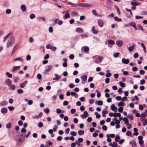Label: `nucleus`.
Listing matches in <instances>:
<instances>
[{
	"mask_svg": "<svg viewBox=\"0 0 147 147\" xmlns=\"http://www.w3.org/2000/svg\"><path fill=\"white\" fill-rule=\"evenodd\" d=\"M89 50V48L87 46H85L84 49V52H86Z\"/></svg>",
	"mask_w": 147,
	"mask_h": 147,
	"instance_id": "obj_34",
	"label": "nucleus"
},
{
	"mask_svg": "<svg viewBox=\"0 0 147 147\" xmlns=\"http://www.w3.org/2000/svg\"><path fill=\"white\" fill-rule=\"evenodd\" d=\"M108 42L110 45H113L115 43L114 41L112 40H108Z\"/></svg>",
	"mask_w": 147,
	"mask_h": 147,
	"instance_id": "obj_24",
	"label": "nucleus"
},
{
	"mask_svg": "<svg viewBox=\"0 0 147 147\" xmlns=\"http://www.w3.org/2000/svg\"><path fill=\"white\" fill-rule=\"evenodd\" d=\"M81 116L82 118L84 119V118H86L89 116V114L86 111L84 112V114L82 115Z\"/></svg>",
	"mask_w": 147,
	"mask_h": 147,
	"instance_id": "obj_4",
	"label": "nucleus"
},
{
	"mask_svg": "<svg viewBox=\"0 0 147 147\" xmlns=\"http://www.w3.org/2000/svg\"><path fill=\"white\" fill-rule=\"evenodd\" d=\"M116 99L117 100H121V96H118L116 97Z\"/></svg>",
	"mask_w": 147,
	"mask_h": 147,
	"instance_id": "obj_62",
	"label": "nucleus"
},
{
	"mask_svg": "<svg viewBox=\"0 0 147 147\" xmlns=\"http://www.w3.org/2000/svg\"><path fill=\"white\" fill-rule=\"evenodd\" d=\"M131 134V132L130 131H128L126 132V135L127 136H129Z\"/></svg>",
	"mask_w": 147,
	"mask_h": 147,
	"instance_id": "obj_53",
	"label": "nucleus"
},
{
	"mask_svg": "<svg viewBox=\"0 0 147 147\" xmlns=\"http://www.w3.org/2000/svg\"><path fill=\"white\" fill-rule=\"evenodd\" d=\"M116 9L119 15H120L121 13L119 8L116 6Z\"/></svg>",
	"mask_w": 147,
	"mask_h": 147,
	"instance_id": "obj_50",
	"label": "nucleus"
},
{
	"mask_svg": "<svg viewBox=\"0 0 147 147\" xmlns=\"http://www.w3.org/2000/svg\"><path fill=\"white\" fill-rule=\"evenodd\" d=\"M138 129L137 128H135L134 129V131L135 132L133 134L134 135L137 136L138 134V133L137 132Z\"/></svg>",
	"mask_w": 147,
	"mask_h": 147,
	"instance_id": "obj_17",
	"label": "nucleus"
},
{
	"mask_svg": "<svg viewBox=\"0 0 147 147\" xmlns=\"http://www.w3.org/2000/svg\"><path fill=\"white\" fill-rule=\"evenodd\" d=\"M84 133V130H79L78 132V134L80 135H82Z\"/></svg>",
	"mask_w": 147,
	"mask_h": 147,
	"instance_id": "obj_28",
	"label": "nucleus"
},
{
	"mask_svg": "<svg viewBox=\"0 0 147 147\" xmlns=\"http://www.w3.org/2000/svg\"><path fill=\"white\" fill-rule=\"evenodd\" d=\"M73 121L75 123H77L78 122V120L76 118H75L74 119Z\"/></svg>",
	"mask_w": 147,
	"mask_h": 147,
	"instance_id": "obj_55",
	"label": "nucleus"
},
{
	"mask_svg": "<svg viewBox=\"0 0 147 147\" xmlns=\"http://www.w3.org/2000/svg\"><path fill=\"white\" fill-rule=\"evenodd\" d=\"M26 60L27 61L30 60L31 59V56L30 55H28L26 57Z\"/></svg>",
	"mask_w": 147,
	"mask_h": 147,
	"instance_id": "obj_59",
	"label": "nucleus"
},
{
	"mask_svg": "<svg viewBox=\"0 0 147 147\" xmlns=\"http://www.w3.org/2000/svg\"><path fill=\"white\" fill-rule=\"evenodd\" d=\"M76 5L77 6H78L79 7H88L89 6H91L92 5H89L87 3H81L80 4H76Z\"/></svg>",
	"mask_w": 147,
	"mask_h": 147,
	"instance_id": "obj_2",
	"label": "nucleus"
},
{
	"mask_svg": "<svg viewBox=\"0 0 147 147\" xmlns=\"http://www.w3.org/2000/svg\"><path fill=\"white\" fill-rule=\"evenodd\" d=\"M123 110V108L122 107H120L118 108V111L120 113H122Z\"/></svg>",
	"mask_w": 147,
	"mask_h": 147,
	"instance_id": "obj_41",
	"label": "nucleus"
},
{
	"mask_svg": "<svg viewBox=\"0 0 147 147\" xmlns=\"http://www.w3.org/2000/svg\"><path fill=\"white\" fill-rule=\"evenodd\" d=\"M53 66L51 65L47 66L46 67L45 71L47 72L50 71L52 68Z\"/></svg>",
	"mask_w": 147,
	"mask_h": 147,
	"instance_id": "obj_8",
	"label": "nucleus"
},
{
	"mask_svg": "<svg viewBox=\"0 0 147 147\" xmlns=\"http://www.w3.org/2000/svg\"><path fill=\"white\" fill-rule=\"evenodd\" d=\"M20 61L22 62L23 61V59L21 57H18L13 59V61Z\"/></svg>",
	"mask_w": 147,
	"mask_h": 147,
	"instance_id": "obj_26",
	"label": "nucleus"
},
{
	"mask_svg": "<svg viewBox=\"0 0 147 147\" xmlns=\"http://www.w3.org/2000/svg\"><path fill=\"white\" fill-rule=\"evenodd\" d=\"M14 42V37L11 36L8 40L7 43L6 47L7 48L12 46Z\"/></svg>",
	"mask_w": 147,
	"mask_h": 147,
	"instance_id": "obj_1",
	"label": "nucleus"
},
{
	"mask_svg": "<svg viewBox=\"0 0 147 147\" xmlns=\"http://www.w3.org/2000/svg\"><path fill=\"white\" fill-rule=\"evenodd\" d=\"M7 102L5 100L3 101L0 103V105L2 106L7 105Z\"/></svg>",
	"mask_w": 147,
	"mask_h": 147,
	"instance_id": "obj_13",
	"label": "nucleus"
},
{
	"mask_svg": "<svg viewBox=\"0 0 147 147\" xmlns=\"http://www.w3.org/2000/svg\"><path fill=\"white\" fill-rule=\"evenodd\" d=\"M70 16V15L69 14L67 13L65 15V16H63V18L64 19H67V18H69Z\"/></svg>",
	"mask_w": 147,
	"mask_h": 147,
	"instance_id": "obj_32",
	"label": "nucleus"
},
{
	"mask_svg": "<svg viewBox=\"0 0 147 147\" xmlns=\"http://www.w3.org/2000/svg\"><path fill=\"white\" fill-rule=\"evenodd\" d=\"M118 106L119 107L121 106L123 107L124 106V104L123 102H120L118 103Z\"/></svg>",
	"mask_w": 147,
	"mask_h": 147,
	"instance_id": "obj_40",
	"label": "nucleus"
},
{
	"mask_svg": "<svg viewBox=\"0 0 147 147\" xmlns=\"http://www.w3.org/2000/svg\"><path fill=\"white\" fill-rule=\"evenodd\" d=\"M43 125V124L42 122H39L38 124V127L40 128L42 127Z\"/></svg>",
	"mask_w": 147,
	"mask_h": 147,
	"instance_id": "obj_58",
	"label": "nucleus"
},
{
	"mask_svg": "<svg viewBox=\"0 0 147 147\" xmlns=\"http://www.w3.org/2000/svg\"><path fill=\"white\" fill-rule=\"evenodd\" d=\"M11 34V33H9L5 37H4L3 38V41L4 42H5L6 40V39Z\"/></svg>",
	"mask_w": 147,
	"mask_h": 147,
	"instance_id": "obj_30",
	"label": "nucleus"
},
{
	"mask_svg": "<svg viewBox=\"0 0 147 147\" xmlns=\"http://www.w3.org/2000/svg\"><path fill=\"white\" fill-rule=\"evenodd\" d=\"M98 24L100 27H102L103 26V22L102 20L100 19H98Z\"/></svg>",
	"mask_w": 147,
	"mask_h": 147,
	"instance_id": "obj_5",
	"label": "nucleus"
},
{
	"mask_svg": "<svg viewBox=\"0 0 147 147\" xmlns=\"http://www.w3.org/2000/svg\"><path fill=\"white\" fill-rule=\"evenodd\" d=\"M11 12V11L9 9H8L6 11V13L9 14Z\"/></svg>",
	"mask_w": 147,
	"mask_h": 147,
	"instance_id": "obj_56",
	"label": "nucleus"
},
{
	"mask_svg": "<svg viewBox=\"0 0 147 147\" xmlns=\"http://www.w3.org/2000/svg\"><path fill=\"white\" fill-rule=\"evenodd\" d=\"M20 66H14L13 67V68L11 70L12 72V73L15 72L16 71L19 69H20Z\"/></svg>",
	"mask_w": 147,
	"mask_h": 147,
	"instance_id": "obj_3",
	"label": "nucleus"
},
{
	"mask_svg": "<svg viewBox=\"0 0 147 147\" xmlns=\"http://www.w3.org/2000/svg\"><path fill=\"white\" fill-rule=\"evenodd\" d=\"M92 32L94 34H97L98 33V32L95 29V27L94 26H93L92 29Z\"/></svg>",
	"mask_w": 147,
	"mask_h": 147,
	"instance_id": "obj_19",
	"label": "nucleus"
},
{
	"mask_svg": "<svg viewBox=\"0 0 147 147\" xmlns=\"http://www.w3.org/2000/svg\"><path fill=\"white\" fill-rule=\"evenodd\" d=\"M122 61L123 63L124 64H127L129 62V60L128 59H125L123 58L122 59Z\"/></svg>",
	"mask_w": 147,
	"mask_h": 147,
	"instance_id": "obj_10",
	"label": "nucleus"
},
{
	"mask_svg": "<svg viewBox=\"0 0 147 147\" xmlns=\"http://www.w3.org/2000/svg\"><path fill=\"white\" fill-rule=\"evenodd\" d=\"M44 111L45 113H49L50 110L48 108H47L44 109Z\"/></svg>",
	"mask_w": 147,
	"mask_h": 147,
	"instance_id": "obj_43",
	"label": "nucleus"
},
{
	"mask_svg": "<svg viewBox=\"0 0 147 147\" xmlns=\"http://www.w3.org/2000/svg\"><path fill=\"white\" fill-rule=\"evenodd\" d=\"M98 56H95L93 57L94 61L97 63H99V61H98Z\"/></svg>",
	"mask_w": 147,
	"mask_h": 147,
	"instance_id": "obj_20",
	"label": "nucleus"
},
{
	"mask_svg": "<svg viewBox=\"0 0 147 147\" xmlns=\"http://www.w3.org/2000/svg\"><path fill=\"white\" fill-rule=\"evenodd\" d=\"M103 58L102 57H98V61H99V62H101L102 59H103Z\"/></svg>",
	"mask_w": 147,
	"mask_h": 147,
	"instance_id": "obj_46",
	"label": "nucleus"
},
{
	"mask_svg": "<svg viewBox=\"0 0 147 147\" xmlns=\"http://www.w3.org/2000/svg\"><path fill=\"white\" fill-rule=\"evenodd\" d=\"M131 5L134 6H136L138 5L139 4H140V3H137L136 1H131Z\"/></svg>",
	"mask_w": 147,
	"mask_h": 147,
	"instance_id": "obj_15",
	"label": "nucleus"
},
{
	"mask_svg": "<svg viewBox=\"0 0 147 147\" xmlns=\"http://www.w3.org/2000/svg\"><path fill=\"white\" fill-rule=\"evenodd\" d=\"M7 109L6 107H3L1 110V112L3 114H5L7 113Z\"/></svg>",
	"mask_w": 147,
	"mask_h": 147,
	"instance_id": "obj_7",
	"label": "nucleus"
},
{
	"mask_svg": "<svg viewBox=\"0 0 147 147\" xmlns=\"http://www.w3.org/2000/svg\"><path fill=\"white\" fill-rule=\"evenodd\" d=\"M70 134L73 136H75L76 135L77 133L76 132L74 131H71L70 132Z\"/></svg>",
	"mask_w": 147,
	"mask_h": 147,
	"instance_id": "obj_39",
	"label": "nucleus"
},
{
	"mask_svg": "<svg viewBox=\"0 0 147 147\" xmlns=\"http://www.w3.org/2000/svg\"><path fill=\"white\" fill-rule=\"evenodd\" d=\"M76 31L78 33H83V30L81 28H77L76 29Z\"/></svg>",
	"mask_w": 147,
	"mask_h": 147,
	"instance_id": "obj_12",
	"label": "nucleus"
},
{
	"mask_svg": "<svg viewBox=\"0 0 147 147\" xmlns=\"http://www.w3.org/2000/svg\"><path fill=\"white\" fill-rule=\"evenodd\" d=\"M134 48H135V46L134 45H133L129 47L128 48V49L129 51H133Z\"/></svg>",
	"mask_w": 147,
	"mask_h": 147,
	"instance_id": "obj_27",
	"label": "nucleus"
},
{
	"mask_svg": "<svg viewBox=\"0 0 147 147\" xmlns=\"http://www.w3.org/2000/svg\"><path fill=\"white\" fill-rule=\"evenodd\" d=\"M114 19L115 21L117 22H121V19L117 17H115Z\"/></svg>",
	"mask_w": 147,
	"mask_h": 147,
	"instance_id": "obj_35",
	"label": "nucleus"
},
{
	"mask_svg": "<svg viewBox=\"0 0 147 147\" xmlns=\"http://www.w3.org/2000/svg\"><path fill=\"white\" fill-rule=\"evenodd\" d=\"M124 141L125 140L124 139H121L119 141V143L120 144H121L124 142Z\"/></svg>",
	"mask_w": 147,
	"mask_h": 147,
	"instance_id": "obj_63",
	"label": "nucleus"
},
{
	"mask_svg": "<svg viewBox=\"0 0 147 147\" xmlns=\"http://www.w3.org/2000/svg\"><path fill=\"white\" fill-rule=\"evenodd\" d=\"M113 147H117V144L115 142H114L113 143Z\"/></svg>",
	"mask_w": 147,
	"mask_h": 147,
	"instance_id": "obj_64",
	"label": "nucleus"
},
{
	"mask_svg": "<svg viewBox=\"0 0 147 147\" xmlns=\"http://www.w3.org/2000/svg\"><path fill=\"white\" fill-rule=\"evenodd\" d=\"M66 3L68 4L69 5H71L73 7H75L77 6L76 4H74V3L70 2H65Z\"/></svg>",
	"mask_w": 147,
	"mask_h": 147,
	"instance_id": "obj_16",
	"label": "nucleus"
},
{
	"mask_svg": "<svg viewBox=\"0 0 147 147\" xmlns=\"http://www.w3.org/2000/svg\"><path fill=\"white\" fill-rule=\"evenodd\" d=\"M69 58L71 59H73L74 57V56L73 54H71L69 56Z\"/></svg>",
	"mask_w": 147,
	"mask_h": 147,
	"instance_id": "obj_44",
	"label": "nucleus"
},
{
	"mask_svg": "<svg viewBox=\"0 0 147 147\" xmlns=\"http://www.w3.org/2000/svg\"><path fill=\"white\" fill-rule=\"evenodd\" d=\"M18 93L19 94H22L23 92V90L21 89H18L17 91Z\"/></svg>",
	"mask_w": 147,
	"mask_h": 147,
	"instance_id": "obj_52",
	"label": "nucleus"
},
{
	"mask_svg": "<svg viewBox=\"0 0 147 147\" xmlns=\"http://www.w3.org/2000/svg\"><path fill=\"white\" fill-rule=\"evenodd\" d=\"M76 111V110L74 109H72L71 110V112L72 114H74Z\"/></svg>",
	"mask_w": 147,
	"mask_h": 147,
	"instance_id": "obj_61",
	"label": "nucleus"
},
{
	"mask_svg": "<svg viewBox=\"0 0 147 147\" xmlns=\"http://www.w3.org/2000/svg\"><path fill=\"white\" fill-rule=\"evenodd\" d=\"M18 124L20 126H22L23 125V122L21 120L19 121L18 122Z\"/></svg>",
	"mask_w": 147,
	"mask_h": 147,
	"instance_id": "obj_60",
	"label": "nucleus"
},
{
	"mask_svg": "<svg viewBox=\"0 0 147 147\" xmlns=\"http://www.w3.org/2000/svg\"><path fill=\"white\" fill-rule=\"evenodd\" d=\"M11 123H7L6 125V128L7 129H9L11 128Z\"/></svg>",
	"mask_w": 147,
	"mask_h": 147,
	"instance_id": "obj_38",
	"label": "nucleus"
},
{
	"mask_svg": "<svg viewBox=\"0 0 147 147\" xmlns=\"http://www.w3.org/2000/svg\"><path fill=\"white\" fill-rule=\"evenodd\" d=\"M5 82L6 84H7L8 86H10L11 84V82L10 80L9 79L6 80Z\"/></svg>",
	"mask_w": 147,
	"mask_h": 147,
	"instance_id": "obj_14",
	"label": "nucleus"
},
{
	"mask_svg": "<svg viewBox=\"0 0 147 147\" xmlns=\"http://www.w3.org/2000/svg\"><path fill=\"white\" fill-rule=\"evenodd\" d=\"M133 56L135 59H136L138 57V53H136L134 54Z\"/></svg>",
	"mask_w": 147,
	"mask_h": 147,
	"instance_id": "obj_48",
	"label": "nucleus"
},
{
	"mask_svg": "<svg viewBox=\"0 0 147 147\" xmlns=\"http://www.w3.org/2000/svg\"><path fill=\"white\" fill-rule=\"evenodd\" d=\"M102 129L103 130L106 131L107 130V128L106 126L103 125L102 127Z\"/></svg>",
	"mask_w": 147,
	"mask_h": 147,
	"instance_id": "obj_57",
	"label": "nucleus"
},
{
	"mask_svg": "<svg viewBox=\"0 0 147 147\" xmlns=\"http://www.w3.org/2000/svg\"><path fill=\"white\" fill-rule=\"evenodd\" d=\"M119 84L120 85V86L122 88L124 87L125 86V83L122 82H119Z\"/></svg>",
	"mask_w": 147,
	"mask_h": 147,
	"instance_id": "obj_33",
	"label": "nucleus"
},
{
	"mask_svg": "<svg viewBox=\"0 0 147 147\" xmlns=\"http://www.w3.org/2000/svg\"><path fill=\"white\" fill-rule=\"evenodd\" d=\"M96 104H97L99 105H103V102L101 100L96 101L95 102Z\"/></svg>",
	"mask_w": 147,
	"mask_h": 147,
	"instance_id": "obj_18",
	"label": "nucleus"
},
{
	"mask_svg": "<svg viewBox=\"0 0 147 147\" xmlns=\"http://www.w3.org/2000/svg\"><path fill=\"white\" fill-rule=\"evenodd\" d=\"M87 79V76L85 75L83 76L82 77V80L84 81H85Z\"/></svg>",
	"mask_w": 147,
	"mask_h": 147,
	"instance_id": "obj_31",
	"label": "nucleus"
},
{
	"mask_svg": "<svg viewBox=\"0 0 147 147\" xmlns=\"http://www.w3.org/2000/svg\"><path fill=\"white\" fill-rule=\"evenodd\" d=\"M116 44L118 46L121 47L123 44V42L121 40H117L116 42Z\"/></svg>",
	"mask_w": 147,
	"mask_h": 147,
	"instance_id": "obj_6",
	"label": "nucleus"
},
{
	"mask_svg": "<svg viewBox=\"0 0 147 147\" xmlns=\"http://www.w3.org/2000/svg\"><path fill=\"white\" fill-rule=\"evenodd\" d=\"M143 124L144 126L146 125L147 124V119H145L143 122Z\"/></svg>",
	"mask_w": 147,
	"mask_h": 147,
	"instance_id": "obj_47",
	"label": "nucleus"
},
{
	"mask_svg": "<svg viewBox=\"0 0 147 147\" xmlns=\"http://www.w3.org/2000/svg\"><path fill=\"white\" fill-rule=\"evenodd\" d=\"M21 9L23 11H25L26 10V7L25 5H22L20 7Z\"/></svg>",
	"mask_w": 147,
	"mask_h": 147,
	"instance_id": "obj_21",
	"label": "nucleus"
},
{
	"mask_svg": "<svg viewBox=\"0 0 147 147\" xmlns=\"http://www.w3.org/2000/svg\"><path fill=\"white\" fill-rule=\"evenodd\" d=\"M130 26H131L132 27H134V26L136 25V23L134 22H132L130 23H129Z\"/></svg>",
	"mask_w": 147,
	"mask_h": 147,
	"instance_id": "obj_42",
	"label": "nucleus"
},
{
	"mask_svg": "<svg viewBox=\"0 0 147 147\" xmlns=\"http://www.w3.org/2000/svg\"><path fill=\"white\" fill-rule=\"evenodd\" d=\"M35 15L33 14H32V13L30 14V18L31 19H32L33 18H35Z\"/></svg>",
	"mask_w": 147,
	"mask_h": 147,
	"instance_id": "obj_45",
	"label": "nucleus"
},
{
	"mask_svg": "<svg viewBox=\"0 0 147 147\" xmlns=\"http://www.w3.org/2000/svg\"><path fill=\"white\" fill-rule=\"evenodd\" d=\"M94 114L95 115H96V117L98 119L100 117V114H98V113L97 112H95Z\"/></svg>",
	"mask_w": 147,
	"mask_h": 147,
	"instance_id": "obj_29",
	"label": "nucleus"
},
{
	"mask_svg": "<svg viewBox=\"0 0 147 147\" xmlns=\"http://www.w3.org/2000/svg\"><path fill=\"white\" fill-rule=\"evenodd\" d=\"M115 134H107V138H109L110 137L111 138H113L115 137Z\"/></svg>",
	"mask_w": 147,
	"mask_h": 147,
	"instance_id": "obj_23",
	"label": "nucleus"
},
{
	"mask_svg": "<svg viewBox=\"0 0 147 147\" xmlns=\"http://www.w3.org/2000/svg\"><path fill=\"white\" fill-rule=\"evenodd\" d=\"M147 115L146 114V112H144L142 113L140 115V117H146Z\"/></svg>",
	"mask_w": 147,
	"mask_h": 147,
	"instance_id": "obj_37",
	"label": "nucleus"
},
{
	"mask_svg": "<svg viewBox=\"0 0 147 147\" xmlns=\"http://www.w3.org/2000/svg\"><path fill=\"white\" fill-rule=\"evenodd\" d=\"M10 86V90H13L15 89L16 86L14 84H13Z\"/></svg>",
	"mask_w": 147,
	"mask_h": 147,
	"instance_id": "obj_36",
	"label": "nucleus"
},
{
	"mask_svg": "<svg viewBox=\"0 0 147 147\" xmlns=\"http://www.w3.org/2000/svg\"><path fill=\"white\" fill-rule=\"evenodd\" d=\"M123 120L125 122V124H127L129 122V121L127 117H124L123 119Z\"/></svg>",
	"mask_w": 147,
	"mask_h": 147,
	"instance_id": "obj_25",
	"label": "nucleus"
},
{
	"mask_svg": "<svg viewBox=\"0 0 147 147\" xmlns=\"http://www.w3.org/2000/svg\"><path fill=\"white\" fill-rule=\"evenodd\" d=\"M120 139V137L118 135H116L115 138V141L116 142H118L119 140Z\"/></svg>",
	"mask_w": 147,
	"mask_h": 147,
	"instance_id": "obj_22",
	"label": "nucleus"
},
{
	"mask_svg": "<svg viewBox=\"0 0 147 147\" xmlns=\"http://www.w3.org/2000/svg\"><path fill=\"white\" fill-rule=\"evenodd\" d=\"M115 117H120L121 116V114L120 113H117L116 112H115Z\"/></svg>",
	"mask_w": 147,
	"mask_h": 147,
	"instance_id": "obj_49",
	"label": "nucleus"
},
{
	"mask_svg": "<svg viewBox=\"0 0 147 147\" xmlns=\"http://www.w3.org/2000/svg\"><path fill=\"white\" fill-rule=\"evenodd\" d=\"M55 78H53V80H57L61 78V76H60L58 74H55Z\"/></svg>",
	"mask_w": 147,
	"mask_h": 147,
	"instance_id": "obj_9",
	"label": "nucleus"
},
{
	"mask_svg": "<svg viewBox=\"0 0 147 147\" xmlns=\"http://www.w3.org/2000/svg\"><path fill=\"white\" fill-rule=\"evenodd\" d=\"M8 108L10 111L13 110L14 109V107L12 106L8 107Z\"/></svg>",
	"mask_w": 147,
	"mask_h": 147,
	"instance_id": "obj_54",
	"label": "nucleus"
},
{
	"mask_svg": "<svg viewBox=\"0 0 147 147\" xmlns=\"http://www.w3.org/2000/svg\"><path fill=\"white\" fill-rule=\"evenodd\" d=\"M129 144L132 145V147H136V142L135 141H131L129 142Z\"/></svg>",
	"mask_w": 147,
	"mask_h": 147,
	"instance_id": "obj_11",
	"label": "nucleus"
},
{
	"mask_svg": "<svg viewBox=\"0 0 147 147\" xmlns=\"http://www.w3.org/2000/svg\"><path fill=\"white\" fill-rule=\"evenodd\" d=\"M115 108L116 107H115V105L114 104L112 105L111 106V109L113 111L115 109Z\"/></svg>",
	"mask_w": 147,
	"mask_h": 147,
	"instance_id": "obj_51",
	"label": "nucleus"
}]
</instances>
